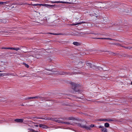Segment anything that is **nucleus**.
Wrapping results in <instances>:
<instances>
[{"mask_svg": "<svg viewBox=\"0 0 132 132\" xmlns=\"http://www.w3.org/2000/svg\"><path fill=\"white\" fill-rule=\"evenodd\" d=\"M63 123H64L65 124L67 125H73V124H72L71 123H70L69 122H63Z\"/></svg>", "mask_w": 132, "mask_h": 132, "instance_id": "aec40b11", "label": "nucleus"}, {"mask_svg": "<svg viewBox=\"0 0 132 132\" xmlns=\"http://www.w3.org/2000/svg\"><path fill=\"white\" fill-rule=\"evenodd\" d=\"M56 121L59 123H63V119L62 118H59Z\"/></svg>", "mask_w": 132, "mask_h": 132, "instance_id": "1a4fd4ad", "label": "nucleus"}, {"mask_svg": "<svg viewBox=\"0 0 132 132\" xmlns=\"http://www.w3.org/2000/svg\"><path fill=\"white\" fill-rule=\"evenodd\" d=\"M13 4H10L8 6H6V9H8L9 10H10L12 8L15 7H16V6H13Z\"/></svg>", "mask_w": 132, "mask_h": 132, "instance_id": "39448f33", "label": "nucleus"}, {"mask_svg": "<svg viewBox=\"0 0 132 132\" xmlns=\"http://www.w3.org/2000/svg\"><path fill=\"white\" fill-rule=\"evenodd\" d=\"M28 129L29 130V131H28V132H38V131H34L33 129Z\"/></svg>", "mask_w": 132, "mask_h": 132, "instance_id": "6ab92c4d", "label": "nucleus"}, {"mask_svg": "<svg viewBox=\"0 0 132 132\" xmlns=\"http://www.w3.org/2000/svg\"><path fill=\"white\" fill-rule=\"evenodd\" d=\"M49 34H51L53 35H61L60 34H55V33H48Z\"/></svg>", "mask_w": 132, "mask_h": 132, "instance_id": "5701e85b", "label": "nucleus"}, {"mask_svg": "<svg viewBox=\"0 0 132 132\" xmlns=\"http://www.w3.org/2000/svg\"><path fill=\"white\" fill-rule=\"evenodd\" d=\"M27 4L28 5H32L33 6H36L38 5V4H28V3H24V4Z\"/></svg>", "mask_w": 132, "mask_h": 132, "instance_id": "4468645a", "label": "nucleus"}, {"mask_svg": "<svg viewBox=\"0 0 132 132\" xmlns=\"http://www.w3.org/2000/svg\"><path fill=\"white\" fill-rule=\"evenodd\" d=\"M20 48L19 47H17L16 48H14V50H15L16 51H17L18 50H20Z\"/></svg>", "mask_w": 132, "mask_h": 132, "instance_id": "bb28decb", "label": "nucleus"}, {"mask_svg": "<svg viewBox=\"0 0 132 132\" xmlns=\"http://www.w3.org/2000/svg\"><path fill=\"white\" fill-rule=\"evenodd\" d=\"M77 23H76L75 24H70L71 26H76L77 25Z\"/></svg>", "mask_w": 132, "mask_h": 132, "instance_id": "473e14b6", "label": "nucleus"}, {"mask_svg": "<svg viewBox=\"0 0 132 132\" xmlns=\"http://www.w3.org/2000/svg\"><path fill=\"white\" fill-rule=\"evenodd\" d=\"M9 75V74L7 73H1V76H7Z\"/></svg>", "mask_w": 132, "mask_h": 132, "instance_id": "f3484780", "label": "nucleus"}, {"mask_svg": "<svg viewBox=\"0 0 132 132\" xmlns=\"http://www.w3.org/2000/svg\"><path fill=\"white\" fill-rule=\"evenodd\" d=\"M2 49H8V47H2Z\"/></svg>", "mask_w": 132, "mask_h": 132, "instance_id": "f704fd0d", "label": "nucleus"}, {"mask_svg": "<svg viewBox=\"0 0 132 132\" xmlns=\"http://www.w3.org/2000/svg\"><path fill=\"white\" fill-rule=\"evenodd\" d=\"M89 15H90V16H96V17H97L96 15H97V14H96V13H94V12H93V13H92V14H91V13H90L89 14Z\"/></svg>", "mask_w": 132, "mask_h": 132, "instance_id": "a211bd4d", "label": "nucleus"}, {"mask_svg": "<svg viewBox=\"0 0 132 132\" xmlns=\"http://www.w3.org/2000/svg\"><path fill=\"white\" fill-rule=\"evenodd\" d=\"M125 48H126L128 49V47H125Z\"/></svg>", "mask_w": 132, "mask_h": 132, "instance_id": "a19ab883", "label": "nucleus"}, {"mask_svg": "<svg viewBox=\"0 0 132 132\" xmlns=\"http://www.w3.org/2000/svg\"><path fill=\"white\" fill-rule=\"evenodd\" d=\"M14 121L18 122L21 123L23 122V119H16L14 120Z\"/></svg>", "mask_w": 132, "mask_h": 132, "instance_id": "0eeeda50", "label": "nucleus"}, {"mask_svg": "<svg viewBox=\"0 0 132 132\" xmlns=\"http://www.w3.org/2000/svg\"><path fill=\"white\" fill-rule=\"evenodd\" d=\"M82 62H79V64H82Z\"/></svg>", "mask_w": 132, "mask_h": 132, "instance_id": "58836bf2", "label": "nucleus"}, {"mask_svg": "<svg viewBox=\"0 0 132 132\" xmlns=\"http://www.w3.org/2000/svg\"><path fill=\"white\" fill-rule=\"evenodd\" d=\"M94 39H104L105 38H94Z\"/></svg>", "mask_w": 132, "mask_h": 132, "instance_id": "a878e982", "label": "nucleus"}, {"mask_svg": "<svg viewBox=\"0 0 132 132\" xmlns=\"http://www.w3.org/2000/svg\"><path fill=\"white\" fill-rule=\"evenodd\" d=\"M0 123H2V122H1V121H0Z\"/></svg>", "mask_w": 132, "mask_h": 132, "instance_id": "49530a36", "label": "nucleus"}, {"mask_svg": "<svg viewBox=\"0 0 132 132\" xmlns=\"http://www.w3.org/2000/svg\"><path fill=\"white\" fill-rule=\"evenodd\" d=\"M3 72V71L0 70V72Z\"/></svg>", "mask_w": 132, "mask_h": 132, "instance_id": "37998d69", "label": "nucleus"}, {"mask_svg": "<svg viewBox=\"0 0 132 132\" xmlns=\"http://www.w3.org/2000/svg\"><path fill=\"white\" fill-rule=\"evenodd\" d=\"M25 65L26 67H27V68H28L29 67V65L25 63Z\"/></svg>", "mask_w": 132, "mask_h": 132, "instance_id": "72a5a7b5", "label": "nucleus"}, {"mask_svg": "<svg viewBox=\"0 0 132 132\" xmlns=\"http://www.w3.org/2000/svg\"><path fill=\"white\" fill-rule=\"evenodd\" d=\"M8 21V20L5 19H0V22H2L4 23H6Z\"/></svg>", "mask_w": 132, "mask_h": 132, "instance_id": "9d476101", "label": "nucleus"}, {"mask_svg": "<svg viewBox=\"0 0 132 132\" xmlns=\"http://www.w3.org/2000/svg\"><path fill=\"white\" fill-rule=\"evenodd\" d=\"M41 6L46 7L47 8H52V7L54 6L55 5H49L47 4H41Z\"/></svg>", "mask_w": 132, "mask_h": 132, "instance_id": "20e7f679", "label": "nucleus"}, {"mask_svg": "<svg viewBox=\"0 0 132 132\" xmlns=\"http://www.w3.org/2000/svg\"><path fill=\"white\" fill-rule=\"evenodd\" d=\"M51 3H68V2H64V1H51Z\"/></svg>", "mask_w": 132, "mask_h": 132, "instance_id": "423d86ee", "label": "nucleus"}, {"mask_svg": "<svg viewBox=\"0 0 132 132\" xmlns=\"http://www.w3.org/2000/svg\"><path fill=\"white\" fill-rule=\"evenodd\" d=\"M77 125L79 127H80L83 128L87 130H90L91 129L90 128H92L94 126V125L93 124L91 125L89 127L86 125H83L81 123H78Z\"/></svg>", "mask_w": 132, "mask_h": 132, "instance_id": "f257e3e1", "label": "nucleus"}, {"mask_svg": "<svg viewBox=\"0 0 132 132\" xmlns=\"http://www.w3.org/2000/svg\"><path fill=\"white\" fill-rule=\"evenodd\" d=\"M4 98H0V100L1 101H4L5 100H4Z\"/></svg>", "mask_w": 132, "mask_h": 132, "instance_id": "c756f323", "label": "nucleus"}, {"mask_svg": "<svg viewBox=\"0 0 132 132\" xmlns=\"http://www.w3.org/2000/svg\"><path fill=\"white\" fill-rule=\"evenodd\" d=\"M39 126L40 127H42L43 128H44V129H46L47 128V126H46L44 125L43 124H39Z\"/></svg>", "mask_w": 132, "mask_h": 132, "instance_id": "9b49d317", "label": "nucleus"}, {"mask_svg": "<svg viewBox=\"0 0 132 132\" xmlns=\"http://www.w3.org/2000/svg\"><path fill=\"white\" fill-rule=\"evenodd\" d=\"M103 127H103L102 126H99V128H101L102 129L103 128Z\"/></svg>", "mask_w": 132, "mask_h": 132, "instance_id": "c9c22d12", "label": "nucleus"}, {"mask_svg": "<svg viewBox=\"0 0 132 132\" xmlns=\"http://www.w3.org/2000/svg\"><path fill=\"white\" fill-rule=\"evenodd\" d=\"M73 44L74 45L77 46H79L80 44V43L77 42H74Z\"/></svg>", "mask_w": 132, "mask_h": 132, "instance_id": "ddd939ff", "label": "nucleus"}, {"mask_svg": "<svg viewBox=\"0 0 132 132\" xmlns=\"http://www.w3.org/2000/svg\"><path fill=\"white\" fill-rule=\"evenodd\" d=\"M131 84L132 85V82H131Z\"/></svg>", "mask_w": 132, "mask_h": 132, "instance_id": "a18cd8bd", "label": "nucleus"}, {"mask_svg": "<svg viewBox=\"0 0 132 132\" xmlns=\"http://www.w3.org/2000/svg\"><path fill=\"white\" fill-rule=\"evenodd\" d=\"M86 64L90 68H95V69H98V70L102 69V68H101L99 66H96L95 65L92 64L88 62H87L86 63Z\"/></svg>", "mask_w": 132, "mask_h": 132, "instance_id": "7ed1b4c3", "label": "nucleus"}, {"mask_svg": "<svg viewBox=\"0 0 132 132\" xmlns=\"http://www.w3.org/2000/svg\"><path fill=\"white\" fill-rule=\"evenodd\" d=\"M88 23L87 22H85L84 21H80L79 23H77V25L80 24L81 23Z\"/></svg>", "mask_w": 132, "mask_h": 132, "instance_id": "2eb2a0df", "label": "nucleus"}, {"mask_svg": "<svg viewBox=\"0 0 132 132\" xmlns=\"http://www.w3.org/2000/svg\"><path fill=\"white\" fill-rule=\"evenodd\" d=\"M40 98V97L39 96H35L33 97V99H36V98Z\"/></svg>", "mask_w": 132, "mask_h": 132, "instance_id": "c85d7f7f", "label": "nucleus"}, {"mask_svg": "<svg viewBox=\"0 0 132 132\" xmlns=\"http://www.w3.org/2000/svg\"><path fill=\"white\" fill-rule=\"evenodd\" d=\"M70 84L72 85V88L74 91L76 92H78L79 91V90L77 89L78 87L79 86L78 85L72 82H70Z\"/></svg>", "mask_w": 132, "mask_h": 132, "instance_id": "f03ea898", "label": "nucleus"}, {"mask_svg": "<svg viewBox=\"0 0 132 132\" xmlns=\"http://www.w3.org/2000/svg\"><path fill=\"white\" fill-rule=\"evenodd\" d=\"M40 56H41L38 53L32 56L37 59H39L40 57Z\"/></svg>", "mask_w": 132, "mask_h": 132, "instance_id": "6e6552de", "label": "nucleus"}, {"mask_svg": "<svg viewBox=\"0 0 132 132\" xmlns=\"http://www.w3.org/2000/svg\"><path fill=\"white\" fill-rule=\"evenodd\" d=\"M113 120L112 119H106V121H113Z\"/></svg>", "mask_w": 132, "mask_h": 132, "instance_id": "393cba45", "label": "nucleus"}, {"mask_svg": "<svg viewBox=\"0 0 132 132\" xmlns=\"http://www.w3.org/2000/svg\"><path fill=\"white\" fill-rule=\"evenodd\" d=\"M105 39H111V38H105Z\"/></svg>", "mask_w": 132, "mask_h": 132, "instance_id": "e433bc0d", "label": "nucleus"}, {"mask_svg": "<svg viewBox=\"0 0 132 132\" xmlns=\"http://www.w3.org/2000/svg\"><path fill=\"white\" fill-rule=\"evenodd\" d=\"M88 23L87 22H85L84 21H80L79 23H77V25L80 24L81 23Z\"/></svg>", "mask_w": 132, "mask_h": 132, "instance_id": "dca6fc26", "label": "nucleus"}, {"mask_svg": "<svg viewBox=\"0 0 132 132\" xmlns=\"http://www.w3.org/2000/svg\"><path fill=\"white\" fill-rule=\"evenodd\" d=\"M132 48V47H128V48L129 49H130L131 48Z\"/></svg>", "mask_w": 132, "mask_h": 132, "instance_id": "4c0bfd02", "label": "nucleus"}, {"mask_svg": "<svg viewBox=\"0 0 132 132\" xmlns=\"http://www.w3.org/2000/svg\"><path fill=\"white\" fill-rule=\"evenodd\" d=\"M69 119L70 120H71L72 119H71V118H69Z\"/></svg>", "mask_w": 132, "mask_h": 132, "instance_id": "79ce46f5", "label": "nucleus"}, {"mask_svg": "<svg viewBox=\"0 0 132 132\" xmlns=\"http://www.w3.org/2000/svg\"><path fill=\"white\" fill-rule=\"evenodd\" d=\"M7 3L6 2H0V4L1 5H5Z\"/></svg>", "mask_w": 132, "mask_h": 132, "instance_id": "4be33fe9", "label": "nucleus"}, {"mask_svg": "<svg viewBox=\"0 0 132 132\" xmlns=\"http://www.w3.org/2000/svg\"><path fill=\"white\" fill-rule=\"evenodd\" d=\"M47 22V20H45L44 22H41L40 23V24L41 25H43L45 23H46Z\"/></svg>", "mask_w": 132, "mask_h": 132, "instance_id": "b1692460", "label": "nucleus"}, {"mask_svg": "<svg viewBox=\"0 0 132 132\" xmlns=\"http://www.w3.org/2000/svg\"><path fill=\"white\" fill-rule=\"evenodd\" d=\"M104 126L106 127H108L109 126V124L108 123H106L104 124Z\"/></svg>", "mask_w": 132, "mask_h": 132, "instance_id": "412c9836", "label": "nucleus"}, {"mask_svg": "<svg viewBox=\"0 0 132 132\" xmlns=\"http://www.w3.org/2000/svg\"><path fill=\"white\" fill-rule=\"evenodd\" d=\"M1 76V73H0V76Z\"/></svg>", "mask_w": 132, "mask_h": 132, "instance_id": "c03bdc74", "label": "nucleus"}, {"mask_svg": "<svg viewBox=\"0 0 132 132\" xmlns=\"http://www.w3.org/2000/svg\"><path fill=\"white\" fill-rule=\"evenodd\" d=\"M8 49L14 50V48L8 47Z\"/></svg>", "mask_w": 132, "mask_h": 132, "instance_id": "2f4dec72", "label": "nucleus"}, {"mask_svg": "<svg viewBox=\"0 0 132 132\" xmlns=\"http://www.w3.org/2000/svg\"><path fill=\"white\" fill-rule=\"evenodd\" d=\"M101 130L103 132H107V129L105 127H103Z\"/></svg>", "mask_w": 132, "mask_h": 132, "instance_id": "f8f14e48", "label": "nucleus"}, {"mask_svg": "<svg viewBox=\"0 0 132 132\" xmlns=\"http://www.w3.org/2000/svg\"><path fill=\"white\" fill-rule=\"evenodd\" d=\"M38 4V5L40 6H41V4Z\"/></svg>", "mask_w": 132, "mask_h": 132, "instance_id": "ea45409f", "label": "nucleus"}, {"mask_svg": "<svg viewBox=\"0 0 132 132\" xmlns=\"http://www.w3.org/2000/svg\"><path fill=\"white\" fill-rule=\"evenodd\" d=\"M100 121H106V119H101L100 120Z\"/></svg>", "mask_w": 132, "mask_h": 132, "instance_id": "7c9ffc66", "label": "nucleus"}, {"mask_svg": "<svg viewBox=\"0 0 132 132\" xmlns=\"http://www.w3.org/2000/svg\"><path fill=\"white\" fill-rule=\"evenodd\" d=\"M33 99V97H28L27 98H26L25 99V100L30 99Z\"/></svg>", "mask_w": 132, "mask_h": 132, "instance_id": "cd10ccee", "label": "nucleus"}]
</instances>
